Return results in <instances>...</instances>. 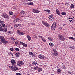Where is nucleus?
Instances as JSON below:
<instances>
[{
  "label": "nucleus",
  "mask_w": 75,
  "mask_h": 75,
  "mask_svg": "<svg viewBox=\"0 0 75 75\" xmlns=\"http://www.w3.org/2000/svg\"><path fill=\"white\" fill-rule=\"evenodd\" d=\"M14 27H17V25L16 24H15L14 25Z\"/></svg>",
  "instance_id": "864d4df0"
},
{
  "label": "nucleus",
  "mask_w": 75,
  "mask_h": 75,
  "mask_svg": "<svg viewBox=\"0 0 75 75\" xmlns=\"http://www.w3.org/2000/svg\"><path fill=\"white\" fill-rule=\"evenodd\" d=\"M3 28H1V27H0V31H3Z\"/></svg>",
  "instance_id": "4c0bfd02"
},
{
  "label": "nucleus",
  "mask_w": 75,
  "mask_h": 75,
  "mask_svg": "<svg viewBox=\"0 0 75 75\" xmlns=\"http://www.w3.org/2000/svg\"><path fill=\"white\" fill-rule=\"evenodd\" d=\"M27 37L28 40H29V41H30L31 40V38L29 36V35H27Z\"/></svg>",
  "instance_id": "2eb2a0df"
},
{
  "label": "nucleus",
  "mask_w": 75,
  "mask_h": 75,
  "mask_svg": "<svg viewBox=\"0 0 75 75\" xmlns=\"http://www.w3.org/2000/svg\"><path fill=\"white\" fill-rule=\"evenodd\" d=\"M12 65H16V61L14 59H12L11 61Z\"/></svg>",
  "instance_id": "6e6552de"
},
{
  "label": "nucleus",
  "mask_w": 75,
  "mask_h": 75,
  "mask_svg": "<svg viewBox=\"0 0 75 75\" xmlns=\"http://www.w3.org/2000/svg\"><path fill=\"white\" fill-rule=\"evenodd\" d=\"M17 71V70H18V68L17 67H13V71Z\"/></svg>",
  "instance_id": "f3484780"
},
{
  "label": "nucleus",
  "mask_w": 75,
  "mask_h": 75,
  "mask_svg": "<svg viewBox=\"0 0 75 75\" xmlns=\"http://www.w3.org/2000/svg\"><path fill=\"white\" fill-rule=\"evenodd\" d=\"M11 40H13V41H16V39H14L13 38H11Z\"/></svg>",
  "instance_id": "c9c22d12"
},
{
  "label": "nucleus",
  "mask_w": 75,
  "mask_h": 75,
  "mask_svg": "<svg viewBox=\"0 0 75 75\" xmlns=\"http://www.w3.org/2000/svg\"><path fill=\"white\" fill-rule=\"evenodd\" d=\"M49 45L50 46H51L52 47H53L54 46V44L52 43H49Z\"/></svg>",
  "instance_id": "c756f323"
},
{
  "label": "nucleus",
  "mask_w": 75,
  "mask_h": 75,
  "mask_svg": "<svg viewBox=\"0 0 75 75\" xmlns=\"http://www.w3.org/2000/svg\"><path fill=\"white\" fill-rule=\"evenodd\" d=\"M62 15H64V16L65 15H66V13L64 12H62L61 13Z\"/></svg>",
  "instance_id": "a878e982"
},
{
  "label": "nucleus",
  "mask_w": 75,
  "mask_h": 75,
  "mask_svg": "<svg viewBox=\"0 0 75 75\" xmlns=\"http://www.w3.org/2000/svg\"><path fill=\"white\" fill-rule=\"evenodd\" d=\"M28 5H33V3L32 2H30V3H26Z\"/></svg>",
  "instance_id": "a211bd4d"
},
{
  "label": "nucleus",
  "mask_w": 75,
  "mask_h": 75,
  "mask_svg": "<svg viewBox=\"0 0 75 75\" xmlns=\"http://www.w3.org/2000/svg\"><path fill=\"white\" fill-rule=\"evenodd\" d=\"M42 23L43 25H45V26H46L47 27H50V25H49L47 23H45V22L42 21Z\"/></svg>",
  "instance_id": "423d86ee"
},
{
  "label": "nucleus",
  "mask_w": 75,
  "mask_h": 75,
  "mask_svg": "<svg viewBox=\"0 0 75 75\" xmlns=\"http://www.w3.org/2000/svg\"><path fill=\"white\" fill-rule=\"evenodd\" d=\"M57 72H61V70L60 69H58L57 70Z\"/></svg>",
  "instance_id": "a18cd8bd"
},
{
  "label": "nucleus",
  "mask_w": 75,
  "mask_h": 75,
  "mask_svg": "<svg viewBox=\"0 0 75 75\" xmlns=\"http://www.w3.org/2000/svg\"><path fill=\"white\" fill-rule=\"evenodd\" d=\"M68 74H71V72H70V71H68Z\"/></svg>",
  "instance_id": "13d9d810"
},
{
  "label": "nucleus",
  "mask_w": 75,
  "mask_h": 75,
  "mask_svg": "<svg viewBox=\"0 0 75 75\" xmlns=\"http://www.w3.org/2000/svg\"><path fill=\"white\" fill-rule=\"evenodd\" d=\"M56 13L57 14H58V16H60V12H59V11L58 9H57L56 10Z\"/></svg>",
  "instance_id": "4468645a"
},
{
  "label": "nucleus",
  "mask_w": 75,
  "mask_h": 75,
  "mask_svg": "<svg viewBox=\"0 0 75 75\" xmlns=\"http://www.w3.org/2000/svg\"><path fill=\"white\" fill-rule=\"evenodd\" d=\"M31 55V57H34V58H35V57H36V56L34 54H33Z\"/></svg>",
  "instance_id": "cd10ccee"
},
{
  "label": "nucleus",
  "mask_w": 75,
  "mask_h": 75,
  "mask_svg": "<svg viewBox=\"0 0 75 75\" xmlns=\"http://www.w3.org/2000/svg\"><path fill=\"white\" fill-rule=\"evenodd\" d=\"M33 65H35L36 64H37V62H33Z\"/></svg>",
  "instance_id": "c85d7f7f"
},
{
  "label": "nucleus",
  "mask_w": 75,
  "mask_h": 75,
  "mask_svg": "<svg viewBox=\"0 0 75 75\" xmlns=\"http://www.w3.org/2000/svg\"><path fill=\"white\" fill-rule=\"evenodd\" d=\"M38 57L40 59H45V56L43 55L40 54L38 55Z\"/></svg>",
  "instance_id": "20e7f679"
},
{
  "label": "nucleus",
  "mask_w": 75,
  "mask_h": 75,
  "mask_svg": "<svg viewBox=\"0 0 75 75\" xmlns=\"http://www.w3.org/2000/svg\"><path fill=\"white\" fill-rule=\"evenodd\" d=\"M33 52H30L29 53V55H33Z\"/></svg>",
  "instance_id": "a19ab883"
},
{
  "label": "nucleus",
  "mask_w": 75,
  "mask_h": 75,
  "mask_svg": "<svg viewBox=\"0 0 75 75\" xmlns=\"http://www.w3.org/2000/svg\"><path fill=\"white\" fill-rule=\"evenodd\" d=\"M18 24H16V26L17 27H18Z\"/></svg>",
  "instance_id": "bf43d9fd"
},
{
  "label": "nucleus",
  "mask_w": 75,
  "mask_h": 75,
  "mask_svg": "<svg viewBox=\"0 0 75 75\" xmlns=\"http://www.w3.org/2000/svg\"><path fill=\"white\" fill-rule=\"evenodd\" d=\"M17 32L19 35H24V33L23 32H21L20 30H17Z\"/></svg>",
  "instance_id": "1a4fd4ad"
},
{
  "label": "nucleus",
  "mask_w": 75,
  "mask_h": 75,
  "mask_svg": "<svg viewBox=\"0 0 75 75\" xmlns=\"http://www.w3.org/2000/svg\"><path fill=\"white\" fill-rule=\"evenodd\" d=\"M52 55H53V56H54V55H55V54L54 53H52Z\"/></svg>",
  "instance_id": "3c124183"
},
{
  "label": "nucleus",
  "mask_w": 75,
  "mask_h": 75,
  "mask_svg": "<svg viewBox=\"0 0 75 75\" xmlns=\"http://www.w3.org/2000/svg\"><path fill=\"white\" fill-rule=\"evenodd\" d=\"M9 68H10L13 71V69H14V67L13 66H9Z\"/></svg>",
  "instance_id": "393cba45"
},
{
  "label": "nucleus",
  "mask_w": 75,
  "mask_h": 75,
  "mask_svg": "<svg viewBox=\"0 0 75 75\" xmlns=\"http://www.w3.org/2000/svg\"><path fill=\"white\" fill-rule=\"evenodd\" d=\"M39 37L40 38H41L42 39H43L42 36H39Z\"/></svg>",
  "instance_id": "37998d69"
},
{
  "label": "nucleus",
  "mask_w": 75,
  "mask_h": 75,
  "mask_svg": "<svg viewBox=\"0 0 75 75\" xmlns=\"http://www.w3.org/2000/svg\"><path fill=\"white\" fill-rule=\"evenodd\" d=\"M59 38V39L62 41H65V38H64V37L62 36V35H58Z\"/></svg>",
  "instance_id": "f03ea898"
},
{
  "label": "nucleus",
  "mask_w": 75,
  "mask_h": 75,
  "mask_svg": "<svg viewBox=\"0 0 75 75\" xmlns=\"http://www.w3.org/2000/svg\"><path fill=\"white\" fill-rule=\"evenodd\" d=\"M71 8H74V5L73 4H71L70 6Z\"/></svg>",
  "instance_id": "b1692460"
},
{
  "label": "nucleus",
  "mask_w": 75,
  "mask_h": 75,
  "mask_svg": "<svg viewBox=\"0 0 75 75\" xmlns=\"http://www.w3.org/2000/svg\"><path fill=\"white\" fill-rule=\"evenodd\" d=\"M20 43L22 44V45H23V46H24V47H27V44L23 43L22 42H20Z\"/></svg>",
  "instance_id": "9d476101"
},
{
  "label": "nucleus",
  "mask_w": 75,
  "mask_h": 75,
  "mask_svg": "<svg viewBox=\"0 0 75 75\" xmlns=\"http://www.w3.org/2000/svg\"><path fill=\"white\" fill-rule=\"evenodd\" d=\"M62 69H65V68H66V67H65V65H62Z\"/></svg>",
  "instance_id": "bb28decb"
},
{
  "label": "nucleus",
  "mask_w": 75,
  "mask_h": 75,
  "mask_svg": "<svg viewBox=\"0 0 75 75\" xmlns=\"http://www.w3.org/2000/svg\"><path fill=\"white\" fill-rule=\"evenodd\" d=\"M17 65H18V66H19V67H21V66L23 65L24 62H23L21 61H19L17 63Z\"/></svg>",
  "instance_id": "7ed1b4c3"
},
{
  "label": "nucleus",
  "mask_w": 75,
  "mask_h": 75,
  "mask_svg": "<svg viewBox=\"0 0 75 75\" xmlns=\"http://www.w3.org/2000/svg\"><path fill=\"white\" fill-rule=\"evenodd\" d=\"M28 1H31L32 0H27Z\"/></svg>",
  "instance_id": "4d7b16f0"
},
{
  "label": "nucleus",
  "mask_w": 75,
  "mask_h": 75,
  "mask_svg": "<svg viewBox=\"0 0 75 75\" xmlns=\"http://www.w3.org/2000/svg\"><path fill=\"white\" fill-rule=\"evenodd\" d=\"M4 23V21H0V23Z\"/></svg>",
  "instance_id": "de8ad7c7"
},
{
  "label": "nucleus",
  "mask_w": 75,
  "mask_h": 75,
  "mask_svg": "<svg viewBox=\"0 0 75 75\" xmlns=\"http://www.w3.org/2000/svg\"><path fill=\"white\" fill-rule=\"evenodd\" d=\"M57 68H59V67H57Z\"/></svg>",
  "instance_id": "774afa93"
},
{
  "label": "nucleus",
  "mask_w": 75,
  "mask_h": 75,
  "mask_svg": "<svg viewBox=\"0 0 75 75\" xmlns=\"http://www.w3.org/2000/svg\"><path fill=\"white\" fill-rule=\"evenodd\" d=\"M42 40L43 41H44V42H45V40L42 39Z\"/></svg>",
  "instance_id": "8fccbe9b"
},
{
  "label": "nucleus",
  "mask_w": 75,
  "mask_h": 75,
  "mask_svg": "<svg viewBox=\"0 0 75 75\" xmlns=\"http://www.w3.org/2000/svg\"><path fill=\"white\" fill-rule=\"evenodd\" d=\"M13 14H14V13L12 11H9V14H10V15H13Z\"/></svg>",
  "instance_id": "412c9836"
},
{
  "label": "nucleus",
  "mask_w": 75,
  "mask_h": 75,
  "mask_svg": "<svg viewBox=\"0 0 75 75\" xmlns=\"http://www.w3.org/2000/svg\"><path fill=\"white\" fill-rule=\"evenodd\" d=\"M48 39L49 40H50V41H52V40H53V39L51 37H48Z\"/></svg>",
  "instance_id": "aec40b11"
},
{
  "label": "nucleus",
  "mask_w": 75,
  "mask_h": 75,
  "mask_svg": "<svg viewBox=\"0 0 75 75\" xmlns=\"http://www.w3.org/2000/svg\"><path fill=\"white\" fill-rule=\"evenodd\" d=\"M62 27H60V28H61V29H62Z\"/></svg>",
  "instance_id": "338daca9"
},
{
  "label": "nucleus",
  "mask_w": 75,
  "mask_h": 75,
  "mask_svg": "<svg viewBox=\"0 0 75 75\" xmlns=\"http://www.w3.org/2000/svg\"><path fill=\"white\" fill-rule=\"evenodd\" d=\"M56 27V23H54L52 25L51 28L53 30H54L55 29Z\"/></svg>",
  "instance_id": "39448f33"
},
{
  "label": "nucleus",
  "mask_w": 75,
  "mask_h": 75,
  "mask_svg": "<svg viewBox=\"0 0 75 75\" xmlns=\"http://www.w3.org/2000/svg\"><path fill=\"white\" fill-rule=\"evenodd\" d=\"M38 67H35L34 68V69H35V70H36V69H38Z\"/></svg>",
  "instance_id": "72a5a7b5"
},
{
  "label": "nucleus",
  "mask_w": 75,
  "mask_h": 75,
  "mask_svg": "<svg viewBox=\"0 0 75 75\" xmlns=\"http://www.w3.org/2000/svg\"><path fill=\"white\" fill-rule=\"evenodd\" d=\"M54 53V55L55 56H57V55H58V52H55Z\"/></svg>",
  "instance_id": "2f4dec72"
},
{
  "label": "nucleus",
  "mask_w": 75,
  "mask_h": 75,
  "mask_svg": "<svg viewBox=\"0 0 75 75\" xmlns=\"http://www.w3.org/2000/svg\"><path fill=\"white\" fill-rule=\"evenodd\" d=\"M15 50L16 51H19V49L18 48H15Z\"/></svg>",
  "instance_id": "473e14b6"
},
{
  "label": "nucleus",
  "mask_w": 75,
  "mask_h": 75,
  "mask_svg": "<svg viewBox=\"0 0 75 75\" xmlns=\"http://www.w3.org/2000/svg\"><path fill=\"white\" fill-rule=\"evenodd\" d=\"M16 75H21V74L18 73H16Z\"/></svg>",
  "instance_id": "e433bc0d"
},
{
  "label": "nucleus",
  "mask_w": 75,
  "mask_h": 75,
  "mask_svg": "<svg viewBox=\"0 0 75 75\" xmlns=\"http://www.w3.org/2000/svg\"><path fill=\"white\" fill-rule=\"evenodd\" d=\"M38 72H41V71H42V69L41 68H39L38 69Z\"/></svg>",
  "instance_id": "7c9ffc66"
},
{
  "label": "nucleus",
  "mask_w": 75,
  "mask_h": 75,
  "mask_svg": "<svg viewBox=\"0 0 75 75\" xmlns=\"http://www.w3.org/2000/svg\"><path fill=\"white\" fill-rule=\"evenodd\" d=\"M15 44H18V42H15Z\"/></svg>",
  "instance_id": "603ef678"
},
{
  "label": "nucleus",
  "mask_w": 75,
  "mask_h": 75,
  "mask_svg": "<svg viewBox=\"0 0 75 75\" xmlns=\"http://www.w3.org/2000/svg\"><path fill=\"white\" fill-rule=\"evenodd\" d=\"M23 13V14H25V12H24Z\"/></svg>",
  "instance_id": "69168bd1"
},
{
  "label": "nucleus",
  "mask_w": 75,
  "mask_h": 75,
  "mask_svg": "<svg viewBox=\"0 0 75 75\" xmlns=\"http://www.w3.org/2000/svg\"><path fill=\"white\" fill-rule=\"evenodd\" d=\"M2 30H3L2 31H4V32H6L7 31V28L6 27L3 28Z\"/></svg>",
  "instance_id": "ddd939ff"
},
{
  "label": "nucleus",
  "mask_w": 75,
  "mask_h": 75,
  "mask_svg": "<svg viewBox=\"0 0 75 75\" xmlns=\"http://www.w3.org/2000/svg\"><path fill=\"white\" fill-rule=\"evenodd\" d=\"M10 54H11V55H12V57H13V53H11V52H10Z\"/></svg>",
  "instance_id": "09e8293b"
},
{
  "label": "nucleus",
  "mask_w": 75,
  "mask_h": 75,
  "mask_svg": "<svg viewBox=\"0 0 75 75\" xmlns=\"http://www.w3.org/2000/svg\"><path fill=\"white\" fill-rule=\"evenodd\" d=\"M21 0V1H25L24 0Z\"/></svg>",
  "instance_id": "e2e57ef3"
},
{
  "label": "nucleus",
  "mask_w": 75,
  "mask_h": 75,
  "mask_svg": "<svg viewBox=\"0 0 75 75\" xmlns=\"http://www.w3.org/2000/svg\"><path fill=\"white\" fill-rule=\"evenodd\" d=\"M17 22V21L16 20H15L14 21H13V23H16Z\"/></svg>",
  "instance_id": "c03bdc74"
},
{
  "label": "nucleus",
  "mask_w": 75,
  "mask_h": 75,
  "mask_svg": "<svg viewBox=\"0 0 75 75\" xmlns=\"http://www.w3.org/2000/svg\"><path fill=\"white\" fill-rule=\"evenodd\" d=\"M10 50L11 51H14V49H13V48H10Z\"/></svg>",
  "instance_id": "f704fd0d"
},
{
  "label": "nucleus",
  "mask_w": 75,
  "mask_h": 75,
  "mask_svg": "<svg viewBox=\"0 0 75 75\" xmlns=\"http://www.w3.org/2000/svg\"><path fill=\"white\" fill-rule=\"evenodd\" d=\"M50 19L51 21L52 20H53L54 19V17H53V15H50Z\"/></svg>",
  "instance_id": "f8f14e48"
},
{
  "label": "nucleus",
  "mask_w": 75,
  "mask_h": 75,
  "mask_svg": "<svg viewBox=\"0 0 75 75\" xmlns=\"http://www.w3.org/2000/svg\"><path fill=\"white\" fill-rule=\"evenodd\" d=\"M69 38L73 40H75V38L72 37H69Z\"/></svg>",
  "instance_id": "5701e85b"
},
{
  "label": "nucleus",
  "mask_w": 75,
  "mask_h": 75,
  "mask_svg": "<svg viewBox=\"0 0 75 75\" xmlns=\"http://www.w3.org/2000/svg\"><path fill=\"white\" fill-rule=\"evenodd\" d=\"M44 11L47 13H50V10H44Z\"/></svg>",
  "instance_id": "4be33fe9"
},
{
  "label": "nucleus",
  "mask_w": 75,
  "mask_h": 75,
  "mask_svg": "<svg viewBox=\"0 0 75 75\" xmlns=\"http://www.w3.org/2000/svg\"><path fill=\"white\" fill-rule=\"evenodd\" d=\"M16 21L17 22H18L19 20V19H18V18H17L16 19Z\"/></svg>",
  "instance_id": "79ce46f5"
},
{
  "label": "nucleus",
  "mask_w": 75,
  "mask_h": 75,
  "mask_svg": "<svg viewBox=\"0 0 75 75\" xmlns=\"http://www.w3.org/2000/svg\"><path fill=\"white\" fill-rule=\"evenodd\" d=\"M18 26H21V24H18Z\"/></svg>",
  "instance_id": "6e6d98bb"
},
{
  "label": "nucleus",
  "mask_w": 75,
  "mask_h": 75,
  "mask_svg": "<svg viewBox=\"0 0 75 75\" xmlns=\"http://www.w3.org/2000/svg\"><path fill=\"white\" fill-rule=\"evenodd\" d=\"M33 13H40V11L35 10V9H33Z\"/></svg>",
  "instance_id": "9b49d317"
},
{
  "label": "nucleus",
  "mask_w": 75,
  "mask_h": 75,
  "mask_svg": "<svg viewBox=\"0 0 75 75\" xmlns=\"http://www.w3.org/2000/svg\"><path fill=\"white\" fill-rule=\"evenodd\" d=\"M70 48H73V47H70Z\"/></svg>",
  "instance_id": "052dcab7"
},
{
  "label": "nucleus",
  "mask_w": 75,
  "mask_h": 75,
  "mask_svg": "<svg viewBox=\"0 0 75 75\" xmlns=\"http://www.w3.org/2000/svg\"><path fill=\"white\" fill-rule=\"evenodd\" d=\"M31 24L32 25H35V24L34 23H32Z\"/></svg>",
  "instance_id": "5fc2aeb1"
},
{
  "label": "nucleus",
  "mask_w": 75,
  "mask_h": 75,
  "mask_svg": "<svg viewBox=\"0 0 75 75\" xmlns=\"http://www.w3.org/2000/svg\"><path fill=\"white\" fill-rule=\"evenodd\" d=\"M69 21H70V22H71V21H72V20H69Z\"/></svg>",
  "instance_id": "0e129e2a"
},
{
  "label": "nucleus",
  "mask_w": 75,
  "mask_h": 75,
  "mask_svg": "<svg viewBox=\"0 0 75 75\" xmlns=\"http://www.w3.org/2000/svg\"><path fill=\"white\" fill-rule=\"evenodd\" d=\"M16 57H18L20 55V53L19 52L16 53L15 54Z\"/></svg>",
  "instance_id": "6ab92c4d"
},
{
  "label": "nucleus",
  "mask_w": 75,
  "mask_h": 75,
  "mask_svg": "<svg viewBox=\"0 0 75 75\" xmlns=\"http://www.w3.org/2000/svg\"><path fill=\"white\" fill-rule=\"evenodd\" d=\"M0 39H1V40L3 43H4V44H7V43L8 42V41H6V40L4 39V37L3 36H0Z\"/></svg>",
  "instance_id": "f257e3e1"
},
{
  "label": "nucleus",
  "mask_w": 75,
  "mask_h": 75,
  "mask_svg": "<svg viewBox=\"0 0 75 75\" xmlns=\"http://www.w3.org/2000/svg\"><path fill=\"white\" fill-rule=\"evenodd\" d=\"M53 50L54 53L56 52H57V51H56V50H55L54 49H53Z\"/></svg>",
  "instance_id": "58836bf2"
},
{
  "label": "nucleus",
  "mask_w": 75,
  "mask_h": 75,
  "mask_svg": "<svg viewBox=\"0 0 75 75\" xmlns=\"http://www.w3.org/2000/svg\"><path fill=\"white\" fill-rule=\"evenodd\" d=\"M23 13H24V11H22L21 12V14H23Z\"/></svg>",
  "instance_id": "49530a36"
},
{
  "label": "nucleus",
  "mask_w": 75,
  "mask_h": 75,
  "mask_svg": "<svg viewBox=\"0 0 75 75\" xmlns=\"http://www.w3.org/2000/svg\"><path fill=\"white\" fill-rule=\"evenodd\" d=\"M0 27H5V24L4 23H1L0 25Z\"/></svg>",
  "instance_id": "dca6fc26"
},
{
  "label": "nucleus",
  "mask_w": 75,
  "mask_h": 75,
  "mask_svg": "<svg viewBox=\"0 0 75 75\" xmlns=\"http://www.w3.org/2000/svg\"><path fill=\"white\" fill-rule=\"evenodd\" d=\"M2 16L4 17L5 18H8V16L6 13L2 15Z\"/></svg>",
  "instance_id": "0eeeda50"
},
{
  "label": "nucleus",
  "mask_w": 75,
  "mask_h": 75,
  "mask_svg": "<svg viewBox=\"0 0 75 75\" xmlns=\"http://www.w3.org/2000/svg\"><path fill=\"white\" fill-rule=\"evenodd\" d=\"M16 16H17V15H14L13 17V18H16Z\"/></svg>",
  "instance_id": "ea45409f"
},
{
  "label": "nucleus",
  "mask_w": 75,
  "mask_h": 75,
  "mask_svg": "<svg viewBox=\"0 0 75 75\" xmlns=\"http://www.w3.org/2000/svg\"><path fill=\"white\" fill-rule=\"evenodd\" d=\"M66 25V24H64L63 25V26H64V25Z\"/></svg>",
  "instance_id": "680f3d73"
}]
</instances>
